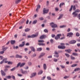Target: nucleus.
<instances>
[{"label": "nucleus", "instance_id": "56", "mask_svg": "<svg viewBox=\"0 0 80 80\" xmlns=\"http://www.w3.org/2000/svg\"><path fill=\"white\" fill-rule=\"evenodd\" d=\"M23 37H26V34L25 33H24L22 34Z\"/></svg>", "mask_w": 80, "mask_h": 80}, {"label": "nucleus", "instance_id": "28", "mask_svg": "<svg viewBox=\"0 0 80 80\" xmlns=\"http://www.w3.org/2000/svg\"><path fill=\"white\" fill-rule=\"evenodd\" d=\"M79 70H80V68H78L75 69L74 70V72H76V71H79Z\"/></svg>", "mask_w": 80, "mask_h": 80}, {"label": "nucleus", "instance_id": "29", "mask_svg": "<svg viewBox=\"0 0 80 80\" xmlns=\"http://www.w3.org/2000/svg\"><path fill=\"white\" fill-rule=\"evenodd\" d=\"M62 37L60 38V40H63V39H65V35L64 34L62 35Z\"/></svg>", "mask_w": 80, "mask_h": 80}, {"label": "nucleus", "instance_id": "20", "mask_svg": "<svg viewBox=\"0 0 80 80\" xmlns=\"http://www.w3.org/2000/svg\"><path fill=\"white\" fill-rule=\"evenodd\" d=\"M7 58H5L3 59V61L5 63H8V62L7 60Z\"/></svg>", "mask_w": 80, "mask_h": 80}, {"label": "nucleus", "instance_id": "58", "mask_svg": "<svg viewBox=\"0 0 80 80\" xmlns=\"http://www.w3.org/2000/svg\"><path fill=\"white\" fill-rule=\"evenodd\" d=\"M50 42L52 43H53V40L52 39H51L50 40Z\"/></svg>", "mask_w": 80, "mask_h": 80}, {"label": "nucleus", "instance_id": "25", "mask_svg": "<svg viewBox=\"0 0 80 80\" xmlns=\"http://www.w3.org/2000/svg\"><path fill=\"white\" fill-rule=\"evenodd\" d=\"M72 55L74 56H77V57L78 56V54L77 53L75 52L72 53Z\"/></svg>", "mask_w": 80, "mask_h": 80}, {"label": "nucleus", "instance_id": "8", "mask_svg": "<svg viewBox=\"0 0 80 80\" xmlns=\"http://www.w3.org/2000/svg\"><path fill=\"white\" fill-rule=\"evenodd\" d=\"M73 34L72 32H69L68 33L67 35V37H72L73 36Z\"/></svg>", "mask_w": 80, "mask_h": 80}, {"label": "nucleus", "instance_id": "37", "mask_svg": "<svg viewBox=\"0 0 80 80\" xmlns=\"http://www.w3.org/2000/svg\"><path fill=\"white\" fill-rule=\"evenodd\" d=\"M16 68V67H14V68L11 69L10 70H11V72H12L13 71H14V70H15Z\"/></svg>", "mask_w": 80, "mask_h": 80}, {"label": "nucleus", "instance_id": "52", "mask_svg": "<svg viewBox=\"0 0 80 80\" xmlns=\"http://www.w3.org/2000/svg\"><path fill=\"white\" fill-rule=\"evenodd\" d=\"M44 32H45L46 33H47L48 32V30H47V29H44Z\"/></svg>", "mask_w": 80, "mask_h": 80}, {"label": "nucleus", "instance_id": "61", "mask_svg": "<svg viewBox=\"0 0 80 80\" xmlns=\"http://www.w3.org/2000/svg\"><path fill=\"white\" fill-rule=\"evenodd\" d=\"M4 52L3 51H1L0 52V54H3L4 53Z\"/></svg>", "mask_w": 80, "mask_h": 80}, {"label": "nucleus", "instance_id": "62", "mask_svg": "<svg viewBox=\"0 0 80 80\" xmlns=\"http://www.w3.org/2000/svg\"><path fill=\"white\" fill-rule=\"evenodd\" d=\"M28 65H32V63H31V62H28Z\"/></svg>", "mask_w": 80, "mask_h": 80}, {"label": "nucleus", "instance_id": "55", "mask_svg": "<svg viewBox=\"0 0 80 80\" xmlns=\"http://www.w3.org/2000/svg\"><path fill=\"white\" fill-rule=\"evenodd\" d=\"M46 76H44L42 78L41 80H44Z\"/></svg>", "mask_w": 80, "mask_h": 80}, {"label": "nucleus", "instance_id": "34", "mask_svg": "<svg viewBox=\"0 0 80 80\" xmlns=\"http://www.w3.org/2000/svg\"><path fill=\"white\" fill-rule=\"evenodd\" d=\"M42 50L41 48H38L37 49V51H38V52H40L41 50Z\"/></svg>", "mask_w": 80, "mask_h": 80}, {"label": "nucleus", "instance_id": "5", "mask_svg": "<svg viewBox=\"0 0 80 80\" xmlns=\"http://www.w3.org/2000/svg\"><path fill=\"white\" fill-rule=\"evenodd\" d=\"M62 36V34H58L57 35V36L55 37V40H57L59 39L60 38V37Z\"/></svg>", "mask_w": 80, "mask_h": 80}, {"label": "nucleus", "instance_id": "30", "mask_svg": "<svg viewBox=\"0 0 80 80\" xmlns=\"http://www.w3.org/2000/svg\"><path fill=\"white\" fill-rule=\"evenodd\" d=\"M44 42L43 40H38V42L39 43H43Z\"/></svg>", "mask_w": 80, "mask_h": 80}, {"label": "nucleus", "instance_id": "11", "mask_svg": "<svg viewBox=\"0 0 80 80\" xmlns=\"http://www.w3.org/2000/svg\"><path fill=\"white\" fill-rule=\"evenodd\" d=\"M1 72L2 76H5V75H6L5 72H4L3 70H1Z\"/></svg>", "mask_w": 80, "mask_h": 80}, {"label": "nucleus", "instance_id": "21", "mask_svg": "<svg viewBox=\"0 0 80 80\" xmlns=\"http://www.w3.org/2000/svg\"><path fill=\"white\" fill-rule=\"evenodd\" d=\"M62 5H65V3L63 2L61 3L59 5L60 8H61L62 6Z\"/></svg>", "mask_w": 80, "mask_h": 80}, {"label": "nucleus", "instance_id": "13", "mask_svg": "<svg viewBox=\"0 0 80 80\" xmlns=\"http://www.w3.org/2000/svg\"><path fill=\"white\" fill-rule=\"evenodd\" d=\"M76 43V41L75 40H72L69 42V43L71 44H73Z\"/></svg>", "mask_w": 80, "mask_h": 80}, {"label": "nucleus", "instance_id": "4", "mask_svg": "<svg viewBox=\"0 0 80 80\" xmlns=\"http://www.w3.org/2000/svg\"><path fill=\"white\" fill-rule=\"evenodd\" d=\"M50 25L52 28H56V27H57V25L53 22L50 23Z\"/></svg>", "mask_w": 80, "mask_h": 80}, {"label": "nucleus", "instance_id": "40", "mask_svg": "<svg viewBox=\"0 0 80 80\" xmlns=\"http://www.w3.org/2000/svg\"><path fill=\"white\" fill-rule=\"evenodd\" d=\"M55 11H56V12H58V10H59V9H58V8H55Z\"/></svg>", "mask_w": 80, "mask_h": 80}, {"label": "nucleus", "instance_id": "3", "mask_svg": "<svg viewBox=\"0 0 80 80\" xmlns=\"http://www.w3.org/2000/svg\"><path fill=\"white\" fill-rule=\"evenodd\" d=\"M25 65V63H23L21 64V62H19L17 65L16 68H18L19 66H20V67H23Z\"/></svg>", "mask_w": 80, "mask_h": 80}, {"label": "nucleus", "instance_id": "59", "mask_svg": "<svg viewBox=\"0 0 80 80\" xmlns=\"http://www.w3.org/2000/svg\"><path fill=\"white\" fill-rule=\"evenodd\" d=\"M78 18H79V19L80 20V14H79L78 15Z\"/></svg>", "mask_w": 80, "mask_h": 80}, {"label": "nucleus", "instance_id": "16", "mask_svg": "<svg viewBox=\"0 0 80 80\" xmlns=\"http://www.w3.org/2000/svg\"><path fill=\"white\" fill-rule=\"evenodd\" d=\"M36 73H33L30 76V78H32L33 77H35L36 75Z\"/></svg>", "mask_w": 80, "mask_h": 80}, {"label": "nucleus", "instance_id": "15", "mask_svg": "<svg viewBox=\"0 0 80 80\" xmlns=\"http://www.w3.org/2000/svg\"><path fill=\"white\" fill-rule=\"evenodd\" d=\"M16 58H22V56L18 55V54H16L15 56Z\"/></svg>", "mask_w": 80, "mask_h": 80}, {"label": "nucleus", "instance_id": "2", "mask_svg": "<svg viewBox=\"0 0 80 80\" xmlns=\"http://www.w3.org/2000/svg\"><path fill=\"white\" fill-rule=\"evenodd\" d=\"M38 32H37L35 34H32L31 36H27L28 38H34L35 37H38Z\"/></svg>", "mask_w": 80, "mask_h": 80}, {"label": "nucleus", "instance_id": "6", "mask_svg": "<svg viewBox=\"0 0 80 80\" xmlns=\"http://www.w3.org/2000/svg\"><path fill=\"white\" fill-rule=\"evenodd\" d=\"M49 12V10L48 9H46V8H44L43 9V14L45 13H48Z\"/></svg>", "mask_w": 80, "mask_h": 80}, {"label": "nucleus", "instance_id": "18", "mask_svg": "<svg viewBox=\"0 0 80 80\" xmlns=\"http://www.w3.org/2000/svg\"><path fill=\"white\" fill-rule=\"evenodd\" d=\"M7 48H8V47H7L5 48V46H4L2 47V50H3V51H4V52H5V50H7Z\"/></svg>", "mask_w": 80, "mask_h": 80}, {"label": "nucleus", "instance_id": "47", "mask_svg": "<svg viewBox=\"0 0 80 80\" xmlns=\"http://www.w3.org/2000/svg\"><path fill=\"white\" fill-rule=\"evenodd\" d=\"M58 60H57V59H56L55 58H54L53 59V61L54 62H57Z\"/></svg>", "mask_w": 80, "mask_h": 80}, {"label": "nucleus", "instance_id": "26", "mask_svg": "<svg viewBox=\"0 0 80 80\" xmlns=\"http://www.w3.org/2000/svg\"><path fill=\"white\" fill-rule=\"evenodd\" d=\"M63 14H60L59 18L58 19V20H59V19L62 18L63 17Z\"/></svg>", "mask_w": 80, "mask_h": 80}, {"label": "nucleus", "instance_id": "14", "mask_svg": "<svg viewBox=\"0 0 80 80\" xmlns=\"http://www.w3.org/2000/svg\"><path fill=\"white\" fill-rule=\"evenodd\" d=\"M25 45V42H22V44H21L19 45V47H22Z\"/></svg>", "mask_w": 80, "mask_h": 80}, {"label": "nucleus", "instance_id": "46", "mask_svg": "<svg viewBox=\"0 0 80 80\" xmlns=\"http://www.w3.org/2000/svg\"><path fill=\"white\" fill-rule=\"evenodd\" d=\"M37 21L35 20L32 22V24H35V23H37Z\"/></svg>", "mask_w": 80, "mask_h": 80}, {"label": "nucleus", "instance_id": "23", "mask_svg": "<svg viewBox=\"0 0 80 80\" xmlns=\"http://www.w3.org/2000/svg\"><path fill=\"white\" fill-rule=\"evenodd\" d=\"M22 1V0H16L15 3L16 4H18V3Z\"/></svg>", "mask_w": 80, "mask_h": 80}, {"label": "nucleus", "instance_id": "22", "mask_svg": "<svg viewBox=\"0 0 80 80\" xmlns=\"http://www.w3.org/2000/svg\"><path fill=\"white\" fill-rule=\"evenodd\" d=\"M30 30V28H27L25 29V32H29Z\"/></svg>", "mask_w": 80, "mask_h": 80}, {"label": "nucleus", "instance_id": "43", "mask_svg": "<svg viewBox=\"0 0 80 80\" xmlns=\"http://www.w3.org/2000/svg\"><path fill=\"white\" fill-rule=\"evenodd\" d=\"M71 58L72 60H75V58L72 56H71Z\"/></svg>", "mask_w": 80, "mask_h": 80}, {"label": "nucleus", "instance_id": "57", "mask_svg": "<svg viewBox=\"0 0 80 80\" xmlns=\"http://www.w3.org/2000/svg\"><path fill=\"white\" fill-rule=\"evenodd\" d=\"M39 20H43L44 19L43 17H41L39 18Z\"/></svg>", "mask_w": 80, "mask_h": 80}, {"label": "nucleus", "instance_id": "1", "mask_svg": "<svg viewBox=\"0 0 80 80\" xmlns=\"http://www.w3.org/2000/svg\"><path fill=\"white\" fill-rule=\"evenodd\" d=\"M60 45L58 46L59 49H65L66 48V47L65 46V43H60Z\"/></svg>", "mask_w": 80, "mask_h": 80}, {"label": "nucleus", "instance_id": "51", "mask_svg": "<svg viewBox=\"0 0 80 80\" xmlns=\"http://www.w3.org/2000/svg\"><path fill=\"white\" fill-rule=\"evenodd\" d=\"M69 77L67 76H65L64 77V78L65 79H67V78H69Z\"/></svg>", "mask_w": 80, "mask_h": 80}, {"label": "nucleus", "instance_id": "48", "mask_svg": "<svg viewBox=\"0 0 80 80\" xmlns=\"http://www.w3.org/2000/svg\"><path fill=\"white\" fill-rule=\"evenodd\" d=\"M76 35L77 37H79L80 36V34L78 32L76 33Z\"/></svg>", "mask_w": 80, "mask_h": 80}, {"label": "nucleus", "instance_id": "60", "mask_svg": "<svg viewBox=\"0 0 80 80\" xmlns=\"http://www.w3.org/2000/svg\"><path fill=\"white\" fill-rule=\"evenodd\" d=\"M12 78L13 79V80H15V77L14 76H12Z\"/></svg>", "mask_w": 80, "mask_h": 80}, {"label": "nucleus", "instance_id": "7", "mask_svg": "<svg viewBox=\"0 0 80 80\" xmlns=\"http://www.w3.org/2000/svg\"><path fill=\"white\" fill-rule=\"evenodd\" d=\"M54 54L55 55H54V57L56 58H58L59 57V55H58V53L56 51L54 52Z\"/></svg>", "mask_w": 80, "mask_h": 80}, {"label": "nucleus", "instance_id": "17", "mask_svg": "<svg viewBox=\"0 0 80 80\" xmlns=\"http://www.w3.org/2000/svg\"><path fill=\"white\" fill-rule=\"evenodd\" d=\"M72 51V50L70 49H66V50H65V52H68V53H70Z\"/></svg>", "mask_w": 80, "mask_h": 80}, {"label": "nucleus", "instance_id": "41", "mask_svg": "<svg viewBox=\"0 0 80 80\" xmlns=\"http://www.w3.org/2000/svg\"><path fill=\"white\" fill-rule=\"evenodd\" d=\"M77 66V64H74L71 66L72 67H76Z\"/></svg>", "mask_w": 80, "mask_h": 80}, {"label": "nucleus", "instance_id": "32", "mask_svg": "<svg viewBox=\"0 0 80 80\" xmlns=\"http://www.w3.org/2000/svg\"><path fill=\"white\" fill-rule=\"evenodd\" d=\"M8 65H12V64H13V62L11 61H8Z\"/></svg>", "mask_w": 80, "mask_h": 80}, {"label": "nucleus", "instance_id": "42", "mask_svg": "<svg viewBox=\"0 0 80 80\" xmlns=\"http://www.w3.org/2000/svg\"><path fill=\"white\" fill-rule=\"evenodd\" d=\"M22 73L23 74H25L26 73H27V71H22Z\"/></svg>", "mask_w": 80, "mask_h": 80}, {"label": "nucleus", "instance_id": "50", "mask_svg": "<svg viewBox=\"0 0 80 80\" xmlns=\"http://www.w3.org/2000/svg\"><path fill=\"white\" fill-rule=\"evenodd\" d=\"M65 55L67 57H70V55L68 54L65 53Z\"/></svg>", "mask_w": 80, "mask_h": 80}, {"label": "nucleus", "instance_id": "10", "mask_svg": "<svg viewBox=\"0 0 80 80\" xmlns=\"http://www.w3.org/2000/svg\"><path fill=\"white\" fill-rule=\"evenodd\" d=\"M45 55V52H42L41 53V54L39 56V58H41V57H43L44 55Z\"/></svg>", "mask_w": 80, "mask_h": 80}, {"label": "nucleus", "instance_id": "38", "mask_svg": "<svg viewBox=\"0 0 80 80\" xmlns=\"http://www.w3.org/2000/svg\"><path fill=\"white\" fill-rule=\"evenodd\" d=\"M12 78V77L10 76H6V78H8V79H10Z\"/></svg>", "mask_w": 80, "mask_h": 80}, {"label": "nucleus", "instance_id": "27", "mask_svg": "<svg viewBox=\"0 0 80 80\" xmlns=\"http://www.w3.org/2000/svg\"><path fill=\"white\" fill-rule=\"evenodd\" d=\"M38 45L40 46L42 45V46H45V44L43 43H38Z\"/></svg>", "mask_w": 80, "mask_h": 80}, {"label": "nucleus", "instance_id": "31", "mask_svg": "<svg viewBox=\"0 0 80 80\" xmlns=\"http://www.w3.org/2000/svg\"><path fill=\"white\" fill-rule=\"evenodd\" d=\"M31 48L32 51L33 52H35V48H33V47H31Z\"/></svg>", "mask_w": 80, "mask_h": 80}, {"label": "nucleus", "instance_id": "39", "mask_svg": "<svg viewBox=\"0 0 80 80\" xmlns=\"http://www.w3.org/2000/svg\"><path fill=\"white\" fill-rule=\"evenodd\" d=\"M73 5H72L71 6V8L69 10L70 12H71V11H72V9L73 8Z\"/></svg>", "mask_w": 80, "mask_h": 80}, {"label": "nucleus", "instance_id": "12", "mask_svg": "<svg viewBox=\"0 0 80 80\" xmlns=\"http://www.w3.org/2000/svg\"><path fill=\"white\" fill-rule=\"evenodd\" d=\"M72 15H73V17H76L77 16L78 14L77 13H76V12H74L72 13Z\"/></svg>", "mask_w": 80, "mask_h": 80}, {"label": "nucleus", "instance_id": "9", "mask_svg": "<svg viewBox=\"0 0 80 80\" xmlns=\"http://www.w3.org/2000/svg\"><path fill=\"white\" fill-rule=\"evenodd\" d=\"M45 38H47V36L45 35H43L40 36L39 38L40 39H44Z\"/></svg>", "mask_w": 80, "mask_h": 80}, {"label": "nucleus", "instance_id": "63", "mask_svg": "<svg viewBox=\"0 0 80 80\" xmlns=\"http://www.w3.org/2000/svg\"><path fill=\"white\" fill-rule=\"evenodd\" d=\"M8 70V69L7 68H6V69H4V72H7Z\"/></svg>", "mask_w": 80, "mask_h": 80}, {"label": "nucleus", "instance_id": "64", "mask_svg": "<svg viewBox=\"0 0 80 80\" xmlns=\"http://www.w3.org/2000/svg\"><path fill=\"white\" fill-rule=\"evenodd\" d=\"M18 76H19V77H22V74H18Z\"/></svg>", "mask_w": 80, "mask_h": 80}, {"label": "nucleus", "instance_id": "33", "mask_svg": "<svg viewBox=\"0 0 80 80\" xmlns=\"http://www.w3.org/2000/svg\"><path fill=\"white\" fill-rule=\"evenodd\" d=\"M43 73V71L42 70H40L39 71L38 73V75H41Z\"/></svg>", "mask_w": 80, "mask_h": 80}, {"label": "nucleus", "instance_id": "53", "mask_svg": "<svg viewBox=\"0 0 80 80\" xmlns=\"http://www.w3.org/2000/svg\"><path fill=\"white\" fill-rule=\"evenodd\" d=\"M55 34H52L51 35V37H52V38H54V37H55Z\"/></svg>", "mask_w": 80, "mask_h": 80}, {"label": "nucleus", "instance_id": "19", "mask_svg": "<svg viewBox=\"0 0 80 80\" xmlns=\"http://www.w3.org/2000/svg\"><path fill=\"white\" fill-rule=\"evenodd\" d=\"M15 41L11 40L10 41L12 45H14L15 43Z\"/></svg>", "mask_w": 80, "mask_h": 80}, {"label": "nucleus", "instance_id": "35", "mask_svg": "<svg viewBox=\"0 0 80 80\" xmlns=\"http://www.w3.org/2000/svg\"><path fill=\"white\" fill-rule=\"evenodd\" d=\"M46 68H47V66L46 65V64H43L44 69V70H46Z\"/></svg>", "mask_w": 80, "mask_h": 80}, {"label": "nucleus", "instance_id": "45", "mask_svg": "<svg viewBox=\"0 0 80 80\" xmlns=\"http://www.w3.org/2000/svg\"><path fill=\"white\" fill-rule=\"evenodd\" d=\"M10 66H7V65H6L5 67V68H10Z\"/></svg>", "mask_w": 80, "mask_h": 80}, {"label": "nucleus", "instance_id": "36", "mask_svg": "<svg viewBox=\"0 0 80 80\" xmlns=\"http://www.w3.org/2000/svg\"><path fill=\"white\" fill-rule=\"evenodd\" d=\"M80 10L79 9H77L75 11V12L76 13H79V12H80Z\"/></svg>", "mask_w": 80, "mask_h": 80}, {"label": "nucleus", "instance_id": "54", "mask_svg": "<svg viewBox=\"0 0 80 80\" xmlns=\"http://www.w3.org/2000/svg\"><path fill=\"white\" fill-rule=\"evenodd\" d=\"M73 10H76V8L75 7V6H73Z\"/></svg>", "mask_w": 80, "mask_h": 80}, {"label": "nucleus", "instance_id": "24", "mask_svg": "<svg viewBox=\"0 0 80 80\" xmlns=\"http://www.w3.org/2000/svg\"><path fill=\"white\" fill-rule=\"evenodd\" d=\"M39 8H40V5H38L37 6V8H36V11H37V12H38V10Z\"/></svg>", "mask_w": 80, "mask_h": 80}, {"label": "nucleus", "instance_id": "44", "mask_svg": "<svg viewBox=\"0 0 80 80\" xmlns=\"http://www.w3.org/2000/svg\"><path fill=\"white\" fill-rule=\"evenodd\" d=\"M60 28H64V27H66V25H62L60 26Z\"/></svg>", "mask_w": 80, "mask_h": 80}, {"label": "nucleus", "instance_id": "49", "mask_svg": "<svg viewBox=\"0 0 80 80\" xmlns=\"http://www.w3.org/2000/svg\"><path fill=\"white\" fill-rule=\"evenodd\" d=\"M47 78L48 80H51V78H50V77L49 76L47 77Z\"/></svg>", "mask_w": 80, "mask_h": 80}]
</instances>
